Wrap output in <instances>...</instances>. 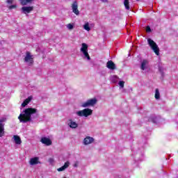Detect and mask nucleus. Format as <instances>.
<instances>
[{"instance_id": "f257e3e1", "label": "nucleus", "mask_w": 178, "mask_h": 178, "mask_svg": "<svg viewBox=\"0 0 178 178\" xmlns=\"http://www.w3.org/2000/svg\"><path fill=\"white\" fill-rule=\"evenodd\" d=\"M37 113V108H28L24 111V113H20L18 119L21 123H27L31 122V115Z\"/></svg>"}, {"instance_id": "f03ea898", "label": "nucleus", "mask_w": 178, "mask_h": 178, "mask_svg": "<svg viewBox=\"0 0 178 178\" xmlns=\"http://www.w3.org/2000/svg\"><path fill=\"white\" fill-rule=\"evenodd\" d=\"M148 44L149 45L151 49L159 56V47H158V44L152 40L151 38L147 39Z\"/></svg>"}, {"instance_id": "7ed1b4c3", "label": "nucleus", "mask_w": 178, "mask_h": 178, "mask_svg": "<svg viewBox=\"0 0 178 178\" xmlns=\"http://www.w3.org/2000/svg\"><path fill=\"white\" fill-rule=\"evenodd\" d=\"M76 115L78 116H81V118H83V116L85 118H88V116H91V115H92V110L90 108H84L82 111H78L76 112Z\"/></svg>"}, {"instance_id": "20e7f679", "label": "nucleus", "mask_w": 178, "mask_h": 178, "mask_svg": "<svg viewBox=\"0 0 178 178\" xmlns=\"http://www.w3.org/2000/svg\"><path fill=\"white\" fill-rule=\"evenodd\" d=\"M24 60L26 63H28L29 66H33L34 64V58L30 51L26 52V56L24 58Z\"/></svg>"}, {"instance_id": "39448f33", "label": "nucleus", "mask_w": 178, "mask_h": 178, "mask_svg": "<svg viewBox=\"0 0 178 178\" xmlns=\"http://www.w3.org/2000/svg\"><path fill=\"white\" fill-rule=\"evenodd\" d=\"M97 102H98V100L97 98H93L87 100V102H83L81 104L82 108H88L89 106H94L95 105L97 104Z\"/></svg>"}, {"instance_id": "423d86ee", "label": "nucleus", "mask_w": 178, "mask_h": 178, "mask_svg": "<svg viewBox=\"0 0 178 178\" xmlns=\"http://www.w3.org/2000/svg\"><path fill=\"white\" fill-rule=\"evenodd\" d=\"M81 52H83L85 58H87L88 60H90L91 58L90 57V54H88V45L86 43H82V47L81 48Z\"/></svg>"}, {"instance_id": "0eeeda50", "label": "nucleus", "mask_w": 178, "mask_h": 178, "mask_svg": "<svg viewBox=\"0 0 178 178\" xmlns=\"http://www.w3.org/2000/svg\"><path fill=\"white\" fill-rule=\"evenodd\" d=\"M72 9L73 13L76 15V16H79V15H80V11H79V5L77 4L76 1H74L72 4Z\"/></svg>"}, {"instance_id": "6e6552de", "label": "nucleus", "mask_w": 178, "mask_h": 178, "mask_svg": "<svg viewBox=\"0 0 178 178\" xmlns=\"http://www.w3.org/2000/svg\"><path fill=\"white\" fill-rule=\"evenodd\" d=\"M22 13L24 15H28L34 10V7L33 6H24L21 8Z\"/></svg>"}, {"instance_id": "1a4fd4ad", "label": "nucleus", "mask_w": 178, "mask_h": 178, "mask_svg": "<svg viewBox=\"0 0 178 178\" xmlns=\"http://www.w3.org/2000/svg\"><path fill=\"white\" fill-rule=\"evenodd\" d=\"M5 136V124L3 120H0V138Z\"/></svg>"}, {"instance_id": "9d476101", "label": "nucleus", "mask_w": 178, "mask_h": 178, "mask_svg": "<svg viewBox=\"0 0 178 178\" xmlns=\"http://www.w3.org/2000/svg\"><path fill=\"white\" fill-rule=\"evenodd\" d=\"M40 142L42 144H44V145H52V140L47 137H43L41 138Z\"/></svg>"}, {"instance_id": "9b49d317", "label": "nucleus", "mask_w": 178, "mask_h": 178, "mask_svg": "<svg viewBox=\"0 0 178 178\" xmlns=\"http://www.w3.org/2000/svg\"><path fill=\"white\" fill-rule=\"evenodd\" d=\"M106 67L108 69H110V70H115V69H116V65L115 64V63H113V61L108 60L106 63Z\"/></svg>"}, {"instance_id": "f8f14e48", "label": "nucleus", "mask_w": 178, "mask_h": 178, "mask_svg": "<svg viewBox=\"0 0 178 178\" xmlns=\"http://www.w3.org/2000/svg\"><path fill=\"white\" fill-rule=\"evenodd\" d=\"M92 143H94V138L90 136H87L83 140V144L85 145H88V144H92Z\"/></svg>"}, {"instance_id": "ddd939ff", "label": "nucleus", "mask_w": 178, "mask_h": 178, "mask_svg": "<svg viewBox=\"0 0 178 178\" xmlns=\"http://www.w3.org/2000/svg\"><path fill=\"white\" fill-rule=\"evenodd\" d=\"M29 163L33 166L34 165H38V163H41V162H40V158L34 157L31 159Z\"/></svg>"}, {"instance_id": "4468645a", "label": "nucleus", "mask_w": 178, "mask_h": 178, "mask_svg": "<svg viewBox=\"0 0 178 178\" xmlns=\"http://www.w3.org/2000/svg\"><path fill=\"white\" fill-rule=\"evenodd\" d=\"M70 123H68V126L71 128V129H77V127H79V124L77 123H76V122H74L72 120H69Z\"/></svg>"}, {"instance_id": "2eb2a0df", "label": "nucleus", "mask_w": 178, "mask_h": 178, "mask_svg": "<svg viewBox=\"0 0 178 178\" xmlns=\"http://www.w3.org/2000/svg\"><path fill=\"white\" fill-rule=\"evenodd\" d=\"M69 165H70V163H69V161L65 162L64 165L57 169L58 172H63L65 169H67V168H69Z\"/></svg>"}, {"instance_id": "dca6fc26", "label": "nucleus", "mask_w": 178, "mask_h": 178, "mask_svg": "<svg viewBox=\"0 0 178 178\" xmlns=\"http://www.w3.org/2000/svg\"><path fill=\"white\" fill-rule=\"evenodd\" d=\"M13 138L15 144L18 145H20V144H22V139L20 138V136L17 135H14Z\"/></svg>"}, {"instance_id": "f3484780", "label": "nucleus", "mask_w": 178, "mask_h": 178, "mask_svg": "<svg viewBox=\"0 0 178 178\" xmlns=\"http://www.w3.org/2000/svg\"><path fill=\"white\" fill-rule=\"evenodd\" d=\"M30 102H31V97H29L27 99H26L22 104V106L24 108L26 105H29Z\"/></svg>"}, {"instance_id": "a211bd4d", "label": "nucleus", "mask_w": 178, "mask_h": 178, "mask_svg": "<svg viewBox=\"0 0 178 178\" xmlns=\"http://www.w3.org/2000/svg\"><path fill=\"white\" fill-rule=\"evenodd\" d=\"M147 63H148V61L147 60H143L140 66L141 70H145V66H147Z\"/></svg>"}, {"instance_id": "6ab92c4d", "label": "nucleus", "mask_w": 178, "mask_h": 178, "mask_svg": "<svg viewBox=\"0 0 178 178\" xmlns=\"http://www.w3.org/2000/svg\"><path fill=\"white\" fill-rule=\"evenodd\" d=\"M124 6L125 7V9H127V10H130V6H129V0H124Z\"/></svg>"}, {"instance_id": "aec40b11", "label": "nucleus", "mask_w": 178, "mask_h": 178, "mask_svg": "<svg viewBox=\"0 0 178 178\" xmlns=\"http://www.w3.org/2000/svg\"><path fill=\"white\" fill-rule=\"evenodd\" d=\"M154 98H156V99H159V98H161V93H159V89L158 88L155 90Z\"/></svg>"}, {"instance_id": "412c9836", "label": "nucleus", "mask_w": 178, "mask_h": 178, "mask_svg": "<svg viewBox=\"0 0 178 178\" xmlns=\"http://www.w3.org/2000/svg\"><path fill=\"white\" fill-rule=\"evenodd\" d=\"M21 2V5L24 6L27 5V3H30L33 0H19Z\"/></svg>"}, {"instance_id": "4be33fe9", "label": "nucleus", "mask_w": 178, "mask_h": 178, "mask_svg": "<svg viewBox=\"0 0 178 178\" xmlns=\"http://www.w3.org/2000/svg\"><path fill=\"white\" fill-rule=\"evenodd\" d=\"M83 29L84 30H86V31H90V30H91V28H90V24H88V22L86 23L83 25Z\"/></svg>"}, {"instance_id": "5701e85b", "label": "nucleus", "mask_w": 178, "mask_h": 178, "mask_svg": "<svg viewBox=\"0 0 178 178\" xmlns=\"http://www.w3.org/2000/svg\"><path fill=\"white\" fill-rule=\"evenodd\" d=\"M67 28L68 30H73V29L74 28V26L72 24H68L67 25Z\"/></svg>"}, {"instance_id": "b1692460", "label": "nucleus", "mask_w": 178, "mask_h": 178, "mask_svg": "<svg viewBox=\"0 0 178 178\" xmlns=\"http://www.w3.org/2000/svg\"><path fill=\"white\" fill-rule=\"evenodd\" d=\"M16 8H17V5H11L8 6V9H10V10H12V9H16Z\"/></svg>"}, {"instance_id": "393cba45", "label": "nucleus", "mask_w": 178, "mask_h": 178, "mask_svg": "<svg viewBox=\"0 0 178 178\" xmlns=\"http://www.w3.org/2000/svg\"><path fill=\"white\" fill-rule=\"evenodd\" d=\"M119 86H120V87H121V88H123L124 87V81H120L119 82Z\"/></svg>"}, {"instance_id": "a878e982", "label": "nucleus", "mask_w": 178, "mask_h": 178, "mask_svg": "<svg viewBox=\"0 0 178 178\" xmlns=\"http://www.w3.org/2000/svg\"><path fill=\"white\" fill-rule=\"evenodd\" d=\"M146 33H151V27L149 26L146 27Z\"/></svg>"}, {"instance_id": "bb28decb", "label": "nucleus", "mask_w": 178, "mask_h": 178, "mask_svg": "<svg viewBox=\"0 0 178 178\" xmlns=\"http://www.w3.org/2000/svg\"><path fill=\"white\" fill-rule=\"evenodd\" d=\"M7 3L12 5V3H13V0H7Z\"/></svg>"}, {"instance_id": "cd10ccee", "label": "nucleus", "mask_w": 178, "mask_h": 178, "mask_svg": "<svg viewBox=\"0 0 178 178\" xmlns=\"http://www.w3.org/2000/svg\"><path fill=\"white\" fill-rule=\"evenodd\" d=\"M100 1H102V2H104V3L108 2V0H100Z\"/></svg>"}, {"instance_id": "c85d7f7f", "label": "nucleus", "mask_w": 178, "mask_h": 178, "mask_svg": "<svg viewBox=\"0 0 178 178\" xmlns=\"http://www.w3.org/2000/svg\"><path fill=\"white\" fill-rule=\"evenodd\" d=\"M74 167H75V168H77V164H74Z\"/></svg>"}]
</instances>
